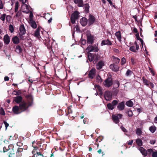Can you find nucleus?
I'll use <instances>...</instances> for the list:
<instances>
[{
	"instance_id": "1a4fd4ad",
	"label": "nucleus",
	"mask_w": 157,
	"mask_h": 157,
	"mask_svg": "<svg viewBox=\"0 0 157 157\" xmlns=\"http://www.w3.org/2000/svg\"><path fill=\"white\" fill-rule=\"evenodd\" d=\"M109 67L113 71L117 72L119 71V67L117 64H115V63H113L110 64Z\"/></svg>"
},
{
	"instance_id": "2eb2a0df",
	"label": "nucleus",
	"mask_w": 157,
	"mask_h": 157,
	"mask_svg": "<svg viewBox=\"0 0 157 157\" xmlns=\"http://www.w3.org/2000/svg\"><path fill=\"white\" fill-rule=\"evenodd\" d=\"M88 23V19L86 17H82L80 20V23L82 26H86Z\"/></svg>"
},
{
	"instance_id": "603ef678",
	"label": "nucleus",
	"mask_w": 157,
	"mask_h": 157,
	"mask_svg": "<svg viewBox=\"0 0 157 157\" xmlns=\"http://www.w3.org/2000/svg\"><path fill=\"white\" fill-rule=\"evenodd\" d=\"M131 61L132 65H134L136 63V60L135 58L134 57L131 58Z\"/></svg>"
},
{
	"instance_id": "ddd939ff",
	"label": "nucleus",
	"mask_w": 157,
	"mask_h": 157,
	"mask_svg": "<svg viewBox=\"0 0 157 157\" xmlns=\"http://www.w3.org/2000/svg\"><path fill=\"white\" fill-rule=\"evenodd\" d=\"M20 109L19 108V106L17 105H15L13 107L12 111L15 114H18L20 113L22 111H20Z\"/></svg>"
},
{
	"instance_id": "7c9ffc66",
	"label": "nucleus",
	"mask_w": 157,
	"mask_h": 157,
	"mask_svg": "<svg viewBox=\"0 0 157 157\" xmlns=\"http://www.w3.org/2000/svg\"><path fill=\"white\" fill-rule=\"evenodd\" d=\"M115 36H116L117 38V39H118L119 41H121V32L119 31L116 32L115 33Z\"/></svg>"
},
{
	"instance_id": "774afa93",
	"label": "nucleus",
	"mask_w": 157,
	"mask_h": 157,
	"mask_svg": "<svg viewBox=\"0 0 157 157\" xmlns=\"http://www.w3.org/2000/svg\"><path fill=\"white\" fill-rule=\"evenodd\" d=\"M4 123L6 129H7V127L9 126V124H8L7 122L6 121H4Z\"/></svg>"
},
{
	"instance_id": "338daca9",
	"label": "nucleus",
	"mask_w": 157,
	"mask_h": 157,
	"mask_svg": "<svg viewBox=\"0 0 157 157\" xmlns=\"http://www.w3.org/2000/svg\"><path fill=\"white\" fill-rule=\"evenodd\" d=\"M152 157H157V151H155L152 154Z\"/></svg>"
},
{
	"instance_id": "cd10ccee",
	"label": "nucleus",
	"mask_w": 157,
	"mask_h": 157,
	"mask_svg": "<svg viewBox=\"0 0 157 157\" xmlns=\"http://www.w3.org/2000/svg\"><path fill=\"white\" fill-rule=\"evenodd\" d=\"M16 13H16L15 15V17H16L18 18L19 19H21V17L22 16V11L21 10H19L18 11H17Z\"/></svg>"
},
{
	"instance_id": "c03bdc74",
	"label": "nucleus",
	"mask_w": 157,
	"mask_h": 157,
	"mask_svg": "<svg viewBox=\"0 0 157 157\" xmlns=\"http://www.w3.org/2000/svg\"><path fill=\"white\" fill-rule=\"evenodd\" d=\"M136 134L138 136H140L142 134V131H141V129L140 128H138L136 129Z\"/></svg>"
},
{
	"instance_id": "f8f14e48",
	"label": "nucleus",
	"mask_w": 157,
	"mask_h": 157,
	"mask_svg": "<svg viewBox=\"0 0 157 157\" xmlns=\"http://www.w3.org/2000/svg\"><path fill=\"white\" fill-rule=\"evenodd\" d=\"M96 73V70L94 68H93L91 69L89 71V77L90 79H92L95 76V73Z\"/></svg>"
},
{
	"instance_id": "4c0bfd02",
	"label": "nucleus",
	"mask_w": 157,
	"mask_h": 157,
	"mask_svg": "<svg viewBox=\"0 0 157 157\" xmlns=\"http://www.w3.org/2000/svg\"><path fill=\"white\" fill-rule=\"evenodd\" d=\"M126 105L128 107H132L133 105V102L131 100L128 101L126 102Z\"/></svg>"
},
{
	"instance_id": "4468645a",
	"label": "nucleus",
	"mask_w": 157,
	"mask_h": 157,
	"mask_svg": "<svg viewBox=\"0 0 157 157\" xmlns=\"http://www.w3.org/2000/svg\"><path fill=\"white\" fill-rule=\"evenodd\" d=\"M105 66V62L104 61L100 60L96 64V68L99 70L102 68V67Z\"/></svg>"
},
{
	"instance_id": "8fccbe9b",
	"label": "nucleus",
	"mask_w": 157,
	"mask_h": 157,
	"mask_svg": "<svg viewBox=\"0 0 157 157\" xmlns=\"http://www.w3.org/2000/svg\"><path fill=\"white\" fill-rule=\"evenodd\" d=\"M6 17V14H2L1 16V17H0V19L1 20L3 21H4Z\"/></svg>"
},
{
	"instance_id": "9b49d317",
	"label": "nucleus",
	"mask_w": 157,
	"mask_h": 157,
	"mask_svg": "<svg viewBox=\"0 0 157 157\" xmlns=\"http://www.w3.org/2000/svg\"><path fill=\"white\" fill-rule=\"evenodd\" d=\"M125 102L123 101L118 103L117 106V108L118 110L121 111L124 110L125 108Z\"/></svg>"
},
{
	"instance_id": "0e129e2a",
	"label": "nucleus",
	"mask_w": 157,
	"mask_h": 157,
	"mask_svg": "<svg viewBox=\"0 0 157 157\" xmlns=\"http://www.w3.org/2000/svg\"><path fill=\"white\" fill-rule=\"evenodd\" d=\"M103 138L102 136H99V137H98L97 139H96L97 140V141H99V142H100L102 140Z\"/></svg>"
},
{
	"instance_id": "473e14b6",
	"label": "nucleus",
	"mask_w": 157,
	"mask_h": 157,
	"mask_svg": "<svg viewBox=\"0 0 157 157\" xmlns=\"http://www.w3.org/2000/svg\"><path fill=\"white\" fill-rule=\"evenodd\" d=\"M112 58L113 59V61L115 62L113 63L118 64L120 62V59L117 57H116L114 56H112Z\"/></svg>"
},
{
	"instance_id": "412c9836",
	"label": "nucleus",
	"mask_w": 157,
	"mask_h": 157,
	"mask_svg": "<svg viewBox=\"0 0 157 157\" xmlns=\"http://www.w3.org/2000/svg\"><path fill=\"white\" fill-rule=\"evenodd\" d=\"M81 7L84 8L85 9L84 10L85 13H89V9L90 6H89V4L85 3L84 4H83V6Z\"/></svg>"
},
{
	"instance_id": "f3484780",
	"label": "nucleus",
	"mask_w": 157,
	"mask_h": 157,
	"mask_svg": "<svg viewBox=\"0 0 157 157\" xmlns=\"http://www.w3.org/2000/svg\"><path fill=\"white\" fill-rule=\"evenodd\" d=\"M4 43L6 44H8L10 42V37L7 34H6L4 36Z\"/></svg>"
},
{
	"instance_id": "f03ea898",
	"label": "nucleus",
	"mask_w": 157,
	"mask_h": 157,
	"mask_svg": "<svg viewBox=\"0 0 157 157\" xmlns=\"http://www.w3.org/2000/svg\"><path fill=\"white\" fill-rule=\"evenodd\" d=\"M113 78L111 75L108 77L103 82V84L105 87H109L113 84Z\"/></svg>"
},
{
	"instance_id": "052dcab7",
	"label": "nucleus",
	"mask_w": 157,
	"mask_h": 157,
	"mask_svg": "<svg viewBox=\"0 0 157 157\" xmlns=\"http://www.w3.org/2000/svg\"><path fill=\"white\" fill-rule=\"evenodd\" d=\"M6 18L7 21L9 22L10 21V19H11V16L10 15H7L6 17Z\"/></svg>"
},
{
	"instance_id": "e2e57ef3",
	"label": "nucleus",
	"mask_w": 157,
	"mask_h": 157,
	"mask_svg": "<svg viewBox=\"0 0 157 157\" xmlns=\"http://www.w3.org/2000/svg\"><path fill=\"white\" fill-rule=\"evenodd\" d=\"M121 129L123 131V132H127V130L123 126H121Z\"/></svg>"
},
{
	"instance_id": "13d9d810",
	"label": "nucleus",
	"mask_w": 157,
	"mask_h": 157,
	"mask_svg": "<svg viewBox=\"0 0 157 157\" xmlns=\"http://www.w3.org/2000/svg\"><path fill=\"white\" fill-rule=\"evenodd\" d=\"M23 148L18 147V148L17 149V151L16 152L17 153L22 152L23 151Z\"/></svg>"
},
{
	"instance_id": "f257e3e1",
	"label": "nucleus",
	"mask_w": 157,
	"mask_h": 157,
	"mask_svg": "<svg viewBox=\"0 0 157 157\" xmlns=\"http://www.w3.org/2000/svg\"><path fill=\"white\" fill-rule=\"evenodd\" d=\"M139 150L140 151L141 153L144 155V157H146V156L151 157L154 152L155 151H154L152 149L149 148L146 150L143 147H139Z\"/></svg>"
},
{
	"instance_id": "6e6d98bb",
	"label": "nucleus",
	"mask_w": 157,
	"mask_h": 157,
	"mask_svg": "<svg viewBox=\"0 0 157 157\" xmlns=\"http://www.w3.org/2000/svg\"><path fill=\"white\" fill-rule=\"evenodd\" d=\"M8 149H10V150H12V151H13V152L12 151V152H14V146L13 145V144H10L8 146Z\"/></svg>"
},
{
	"instance_id": "680f3d73",
	"label": "nucleus",
	"mask_w": 157,
	"mask_h": 157,
	"mask_svg": "<svg viewBox=\"0 0 157 157\" xmlns=\"http://www.w3.org/2000/svg\"><path fill=\"white\" fill-rule=\"evenodd\" d=\"M17 145L18 146L21 147L23 146V144L22 143L19 141L17 143Z\"/></svg>"
},
{
	"instance_id": "49530a36",
	"label": "nucleus",
	"mask_w": 157,
	"mask_h": 157,
	"mask_svg": "<svg viewBox=\"0 0 157 157\" xmlns=\"http://www.w3.org/2000/svg\"><path fill=\"white\" fill-rule=\"evenodd\" d=\"M111 104H112V105L115 106L116 105H118V101L116 100H114L113 101H112V103H111Z\"/></svg>"
},
{
	"instance_id": "5fc2aeb1",
	"label": "nucleus",
	"mask_w": 157,
	"mask_h": 157,
	"mask_svg": "<svg viewBox=\"0 0 157 157\" xmlns=\"http://www.w3.org/2000/svg\"><path fill=\"white\" fill-rule=\"evenodd\" d=\"M126 63V59L124 57L122 58L121 61V64L124 65Z\"/></svg>"
},
{
	"instance_id": "393cba45",
	"label": "nucleus",
	"mask_w": 157,
	"mask_h": 157,
	"mask_svg": "<svg viewBox=\"0 0 157 157\" xmlns=\"http://www.w3.org/2000/svg\"><path fill=\"white\" fill-rule=\"evenodd\" d=\"M40 27H37V29L36 30L35 32L34 35V36L39 38L40 37V34H39V32H40Z\"/></svg>"
},
{
	"instance_id": "c9c22d12",
	"label": "nucleus",
	"mask_w": 157,
	"mask_h": 157,
	"mask_svg": "<svg viewBox=\"0 0 157 157\" xmlns=\"http://www.w3.org/2000/svg\"><path fill=\"white\" fill-rule=\"evenodd\" d=\"M156 130V127L155 125H153L149 127V130L152 133L155 132Z\"/></svg>"
},
{
	"instance_id": "5701e85b",
	"label": "nucleus",
	"mask_w": 157,
	"mask_h": 157,
	"mask_svg": "<svg viewBox=\"0 0 157 157\" xmlns=\"http://www.w3.org/2000/svg\"><path fill=\"white\" fill-rule=\"evenodd\" d=\"M75 4H78V6L79 7L83 6V1L82 0H73Z\"/></svg>"
},
{
	"instance_id": "3c124183",
	"label": "nucleus",
	"mask_w": 157,
	"mask_h": 157,
	"mask_svg": "<svg viewBox=\"0 0 157 157\" xmlns=\"http://www.w3.org/2000/svg\"><path fill=\"white\" fill-rule=\"evenodd\" d=\"M97 80L98 83H101L102 81V79L101 78L100 76L98 75L97 77Z\"/></svg>"
},
{
	"instance_id": "58836bf2",
	"label": "nucleus",
	"mask_w": 157,
	"mask_h": 157,
	"mask_svg": "<svg viewBox=\"0 0 157 157\" xmlns=\"http://www.w3.org/2000/svg\"><path fill=\"white\" fill-rule=\"evenodd\" d=\"M107 107L108 109L111 110H113L115 108V106L111 104V103H109L107 104Z\"/></svg>"
},
{
	"instance_id": "c85d7f7f",
	"label": "nucleus",
	"mask_w": 157,
	"mask_h": 157,
	"mask_svg": "<svg viewBox=\"0 0 157 157\" xmlns=\"http://www.w3.org/2000/svg\"><path fill=\"white\" fill-rule=\"evenodd\" d=\"M72 107V105H70L67 108V109L66 110V116L68 114H71L72 113V110L71 109V107Z\"/></svg>"
},
{
	"instance_id": "9d476101",
	"label": "nucleus",
	"mask_w": 157,
	"mask_h": 157,
	"mask_svg": "<svg viewBox=\"0 0 157 157\" xmlns=\"http://www.w3.org/2000/svg\"><path fill=\"white\" fill-rule=\"evenodd\" d=\"M87 36V43L90 44H92L94 43V36L91 34L86 35Z\"/></svg>"
},
{
	"instance_id": "de8ad7c7",
	"label": "nucleus",
	"mask_w": 157,
	"mask_h": 157,
	"mask_svg": "<svg viewBox=\"0 0 157 157\" xmlns=\"http://www.w3.org/2000/svg\"><path fill=\"white\" fill-rule=\"evenodd\" d=\"M9 30L11 33H13L14 32V27L12 24H10L9 25Z\"/></svg>"
},
{
	"instance_id": "c756f323",
	"label": "nucleus",
	"mask_w": 157,
	"mask_h": 157,
	"mask_svg": "<svg viewBox=\"0 0 157 157\" xmlns=\"http://www.w3.org/2000/svg\"><path fill=\"white\" fill-rule=\"evenodd\" d=\"M15 51L16 52L19 54L21 52L22 49L20 47V46L18 45L16 46Z\"/></svg>"
},
{
	"instance_id": "09e8293b",
	"label": "nucleus",
	"mask_w": 157,
	"mask_h": 157,
	"mask_svg": "<svg viewBox=\"0 0 157 157\" xmlns=\"http://www.w3.org/2000/svg\"><path fill=\"white\" fill-rule=\"evenodd\" d=\"M36 149L37 148H34V149L33 150V151H32V154H33V155L32 157H35V155H36V152H38L37 151H36Z\"/></svg>"
},
{
	"instance_id": "423d86ee",
	"label": "nucleus",
	"mask_w": 157,
	"mask_h": 157,
	"mask_svg": "<svg viewBox=\"0 0 157 157\" xmlns=\"http://www.w3.org/2000/svg\"><path fill=\"white\" fill-rule=\"evenodd\" d=\"M86 50L88 51L89 52H97L99 51L98 48V45L94 44L93 45H89L87 47Z\"/></svg>"
},
{
	"instance_id": "0eeeda50",
	"label": "nucleus",
	"mask_w": 157,
	"mask_h": 157,
	"mask_svg": "<svg viewBox=\"0 0 157 157\" xmlns=\"http://www.w3.org/2000/svg\"><path fill=\"white\" fill-rule=\"evenodd\" d=\"M104 96L105 100L106 101H109V100H111L112 98V93L109 90L105 91Z\"/></svg>"
},
{
	"instance_id": "2f4dec72",
	"label": "nucleus",
	"mask_w": 157,
	"mask_h": 157,
	"mask_svg": "<svg viewBox=\"0 0 157 157\" xmlns=\"http://www.w3.org/2000/svg\"><path fill=\"white\" fill-rule=\"evenodd\" d=\"M76 28V31L77 32H80V28H79V27L78 25H76L75 26L74 28ZM72 35L74 36V34H75V29H74L73 31L72 30Z\"/></svg>"
},
{
	"instance_id": "bb28decb",
	"label": "nucleus",
	"mask_w": 157,
	"mask_h": 157,
	"mask_svg": "<svg viewBox=\"0 0 157 157\" xmlns=\"http://www.w3.org/2000/svg\"><path fill=\"white\" fill-rule=\"evenodd\" d=\"M142 80L143 81V83L145 85L147 86H149V84L151 82H150L148 80L146 79L144 77H142Z\"/></svg>"
},
{
	"instance_id": "a19ab883",
	"label": "nucleus",
	"mask_w": 157,
	"mask_h": 157,
	"mask_svg": "<svg viewBox=\"0 0 157 157\" xmlns=\"http://www.w3.org/2000/svg\"><path fill=\"white\" fill-rule=\"evenodd\" d=\"M8 157H17L14 153H13L12 151H9L8 153Z\"/></svg>"
},
{
	"instance_id": "72a5a7b5",
	"label": "nucleus",
	"mask_w": 157,
	"mask_h": 157,
	"mask_svg": "<svg viewBox=\"0 0 157 157\" xmlns=\"http://www.w3.org/2000/svg\"><path fill=\"white\" fill-rule=\"evenodd\" d=\"M113 87L114 88H117L119 87L120 85L119 82L118 80L114 81L113 82Z\"/></svg>"
},
{
	"instance_id": "79ce46f5",
	"label": "nucleus",
	"mask_w": 157,
	"mask_h": 157,
	"mask_svg": "<svg viewBox=\"0 0 157 157\" xmlns=\"http://www.w3.org/2000/svg\"><path fill=\"white\" fill-rule=\"evenodd\" d=\"M50 39L44 42V44L46 45V46H47L48 48H49V47L51 48V46L50 45Z\"/></svg>"
},
{
	"instance_id": "4be33fe9",
	"label": "nucleus",
	"mask_w": 157,
	"mask_h": 157,
	"mask_svg": "<svg viewBox=\"0 0 157 157\" xmlns=\"http://www.w3.org/2000/svg\"><path fill=\"white\" fill-rule=\"evenodd\" d=\"M12 41L15 44H18L19 43V39L17 36L13 37L12 39Z\"/></svg>"
},
{
	"instance_id": "39448f33",
	"label": "nucleus",
	"mask_w": 157,
	"mask_h": 157,
	"mask_svg": "<svg viewBox=\"0 0 157 157\" xmlns=\"http://www.w3.org/2000/svg\"><path fill=\"white\" fill-rule=\"evenodd\" d=\"M122 114H113L112 116V120L115 123L117 124L119 122V119L122 118Z\"/></svg>"
},
{
	"instance_id": "aec40b11",
	"label": "nucleus",
	"mask_w": 157,
	"mask_h": 157,
	"mask_svg": "<svg viewBox=\"0 0 157 157\" xmlns=\"http://www.w3.org/2000/svg\"><path fill=\"white\" fill-rule=\"evenodd\" d=\"M94 54L90 52L88 53V59L89 62H92L94 61Z\"/></svg>"
},
{
	"instance_id": "864d4df0",
	"label": "nucleus",
	"mask_w": 157,
	"mask_h": 157,
	"mask_svg": "<svg viewBox=\"0 0 157 157\" xmlns=\"http://www.w3.org/2000/svg\"><path fill=\"white\" fill-rule=\"evenodd\" d=\"M23 35L20 33H18V36L20 40H24V36H23Z\"/></svg>"
},
{
	"instance_id": "dca6fc26",
	"label": "nucleus",
	"mask_w": 157,
	"mask_h": 157,
	"mask_svg": "<svg viewBox=\"0 0 157 157\" xmlns=\"http://www.w3.org/2000/svg\"><path fill=\"white\" fill-rule=\"evenodd\" d=\"M108 45V46H111L112 45V42L109 39L106 40H102L101 41V46L105 45Z\"/></svg>"
},
{
	"instance_id": "6e6552de",
	"label": "nucleus",
	"mask_w": 157,
	"mask_h": 157,
	"mask_svg": "<svg viewBox=\"0 0 157 157\" xmlns=\"http://www.w3.org/2000/svg\"><path fill=\"white\" fill-rule=\"evenodd\" d=\"M95 17H94L91 15H89V19L88 20V25L90 26L93 25L95 21Z\"/></svg>"
},
{
	"instance_id": "a211bd4d",
	"label": "nucleus",
	"mask_w": 157,
	"mask_h": 157,
	"mask_svg": "<svg viewBox=\"0 0 157 157\" xmlns=\"http://www.w3.org/2000/svg\"><path fill=\"white\" fill-rule=\"evenodd\" d=\"M23 98L21 96H16L14 98V101L17 103H21Z\"/></svg>"
},
{
	"instance_id": "6ab92c4d",
	"label": "nucleus",
	"mask_w": 157,
	"mask_h": 157,
	"mask_svg": "<svg viewBox=\"0 0 157 157\" xmlns=\"http://www.w3.org/2000/svg\"><path fill=\"white\" fill-rule=\"evenodd\" d=\"M19 30L20 31V33L22 34H25L26 30L23 24H22L20 25V28H19Z\"/></svg>"
},
{
	"instance_id": "7ed1b4c3",
	"label": "nucleus",
	"mask_w": 157,
	"mask_h": 157,
	"mask_svg": "<svg viewBox=\"0 0 157 157\" xmlns=\"http://www.w3.org/2000/svg\"><path fill=\"white\" fill-rule=\"evenodd\" d=\"M32 102H29L28 103V105L25 102H23L19 104V108L21 111H25L27 110L29 106L32 105Z\"/></svg>"
},
{
	"instance_id": "a878e982",
	"label": "nucleus",
	"mask_w": 157,
	"mask_h": 157,
	"mask_svg": "<svg viewBox=\"0 0 157 157\" xmlns=\"http://www.w3.org/2000/svg\"><path fill=\"white\" fill-rule=\"evenodd\" d=\"M30 24L31 27L33 28V29H36L37 27V25H36V22L33 20H30Z\"/></svg>"
},
{
	"instance_id": "a18cd8bd",
	"label": "nucleus",
	"mask_w": 157,
	"mask_h": 157,
	"mask_svg": "<svg viewBox=\"0 0 157 157\" xmlns=\"http://www.w3.org/2000/svg\"><path fill=\"white\" fill-rule=\"evenodd\" d=\"M19 7V2H16L15 5V8H14V12H17L18 11Z\"/></svg>"
},
{
	"instance_id": "bf43d9fd",
	"label": "nucleus",
	"mask_w": 157,
	"mask_h": 157,
	"mask_svg": "<svg viewBox=\"0 0 157 157\" xmlns=\"http://www.w3.org/2000/svg\"><path fill=\"white\" fill-rule=\"evenodd\" d=\"M95 87L97 89L98 91H100L102 90L100 86L98 85H96L95 86Z\"/></svg>"
},
{
	"instance_id": "37998d69",
	"label": "nucleus",
	"mask_w": 157,
	"mask_h": 157,
	"mask_svg": "<svg viewBox=\"0 0 157 157\" xmlns=\"http://www.w3.org/2000/svg\"><path fill=\"white\" fill-rule=\"evenodd\" d=\"M129 50L133 52H136L137 50L135 48V47L134 45H132L130 47V48H129Z\"/></svg>"
},
{
	"instance_id": "b1692460",
	"label": "nucleus",
	"mask_w": 157,
	"mask_h": 157,
	"mask_svg": "<svg viewBox=\"0 0 157 157\" xmlns=\"http://www.w3.org/2000/svg\"><path fill=\"white\" fill-rule=\"evenodd\" d=\"M101 56L98 54H94V59L93 63H96L100 59Z\"/></svg>"
},
{
	"instance_id": "e433bc0d",
	"label": "nucleus",
	"mask_w": 157,
	"mask_h": 157,
	"mask_svg": "<svg viewBox=\"0 0 157 157\" xmlns=\"http://www.w3.org/2000/svg\"><path fill=\"white\" fill-rule=\"evenodd\" d=\"M136 143L139 146H141L142 145V141L141 139L138 138L136 139Z\"/></svg>"
},
{
	"instance_id": "69168bd1",
	"label": "nucleus",
	"mask_w": 157,
	"mask_h": 157,
	"mask_svg": "<svg viewBox=\"0 0 157 157\" xmlns=\"http://www.w3.org/2000/svg\"><path fill=\"white\" fill-rule=\"evenodd\" d=\"M135 44V46H136V50H138L139 49V45L137 44V42L136 41H135L134 43Z\"/></svg>"
},
{
	"instance_id": "f704fd0d",
	"label": "nucleus",
	"mask_w": 157,
	"mask_h": 157,
	"mask_svg": "<svg viewBox=\"0 0 157 157\" xmlns=\"http://www.w3.org/2000/svg\"><path fill=\"white\" fill-rule=\"evenodd\" d=\"M125 113L127 114L128 117H132L133 113L132 112V111L130 110V109H128L126 111V112H125Z\"/></svg>"
},
{
	"instance_id": "4d7b16f0",
	"label": "nucleus",
	"mask_w": 157,
	"mask_h": 157,
	"mask_svg": "<svg viewBox=\"0 0 157 157\" xmlns=\"http://www.w3.org/2000/svg\"><path fill=\"white\" fill-rule=\"evenodd\" d=\"M149 71L152 74L153 76H154L155 75V72L153 69L149 68Z\"/></svg>"
},
{
	"instance_id": "20e7f679",
	"label": "nucleus",
	"mask_w": 157,
	"mask_h": 157,
	"mask_svg": "<svg viewBox=\"0 0 157 157\" xmlns=\"http://www.w3.org/2000/svg\"><path fill=\"white\" fill-rule=\"evenodd\" d=\"M79 13L77 11H74L72 13L70 17L71 22L72 24H74L76 22V20L79 18Z\"/></svg>"
},
{
	"instance_id": "ea45409f",
	"label": "nucleus",
	"mask_w": 157,
	"mask_h": 157,
	"mask_svg": "<svg viewBox=\"0 0 157 157\" xmlns=\"http://www.w3.org/2000/svg\"><path fill=\"white\" fill-rule=\"evenodd\" d=\"M133 73L132 71L128 69L126 71L125 75L127 76H131Z\"/></svg>"
}]
</instances>
